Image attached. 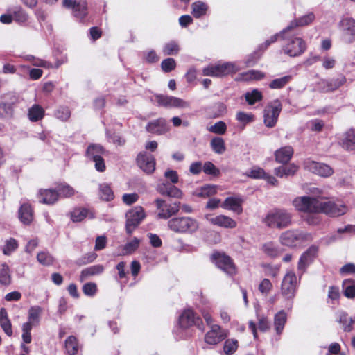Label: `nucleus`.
Listing matches in <instances>:
<instances>
[{
    "instance_id": "obj_1",
    "label": "nucleus",
    "mask_w": 355,
    "mask_h": 355,
    "mask_svg": "<svg viewBox=\"0 0 355 355\" xmlns=\"http://www.w3.org/2000/svg\"><path fill=\"white\" fill-rule=\"evenodd\" d=\"M281 38L284 41L282 50L290 57H297L302 55L306 49V42L298 34L293 31L283 33L280 31Z\"/></svg>"
},
{
    "instance_id": "obj_2",
    "label": "nucleus",
    "mask_w": 355,
    "mask_h": 355,
    "mask_svg": "<svg viewBox=\"0 0 355 355\" xmlns=\"http://www.w3.org/2000/svg\"><path fill=\"white\" fill-rule=\"evenodd\" d=\"M263 222L270 228L284 229L292 224V214L285 209H275L266 214Z\"/></svg>"
},
{
    "instance_id": "obj_3",
    "label": "nucleus",
    "mask_w": 355,
    "mask_h": 355,
    "mask_svg": "<svg viewBox=\"0 0 355 355\" xmlns=\"http://www.w3.org/2000/svg\"><path fill=\"white\" fill-rule=\"evenodd\" d=\"M167 225L169 230L178 234H192L199 227L197 220L189 216L174 217L168 221Z\"/></svg>"
},
{
    "instance_id": "obj_4",
    "label": "nucleus",
    "mask_w": 355,
    "mask_h": 355,
    "mask_svg": "<svg viewBox=\"0 0 355 355\" xmlns=\"http://www.w3.org/2000/svg\"><path fill=\"white\" fill-rule=\"evenodd\" d=\"M310 233L298 229H292L282 232L279 241L283 245L295 248L302 245L304 242L312 241Z\"/></svg>"
},
{
    "instance_id": "obj_5",
    "label": "nucleus",
    "mask_w": 355,
    "mask_h": 355,
    "mask_svg": "<svg viewBox=\"0 0 355 355\" xmlns=\"http://www.w3.org/2000/svg\"><path fill=\"white\" fill-rule=\"evenodd\" d=\"M320 201L317 198L304 196L294 198L292 204L298 211L307 214H318L320 213Z\"/></svg>"
},
{
    "instance_id": "obj_6",
    "label": "nucleus",
    "mask_w": 355,
    "mask_h": 355,
    "mask_svg": "<svg viewBox=\"0 0 355 355\" xmlns=\"http://www.w3.org/2000/svg\"><path fill=\"white\" fill-rule=\"evenodd\" d=\"M296 286L297 277L295 274L291 270L288 271L282 282L281 293L288 300L285 306L288 311L292 309L293 302L291 300L295 296Z\"/></svg>"
},
{
    "instance_id": "obj_7",
    "label": "nucleus",
    "mask_w": 355,
    "mask_h": 355,
    "mask_svg": "<svg viewBox=\"0 0 355 355\" xmlns=\"http://www.w3.org/2000/svg\"><path fill=\"white\" fill-rule=\"evenodd\" d=\"M240 70V67L234 62H224L209 65L203 69L204 76L212 77H222L231 73H234Z\"/></svg>"
},
{
    "instance_id": "obj_8",
    "label": "nucleus",
    "mask_w": 355,
    "mask_h": 355,
    "mask_svg": "<svg viewBox=\"0 0 355 355\" xmlns=\"http://www.w3.org/2000/svg\"><path fill=\"white\" fill-rule=\"evenodd\" d=\"M282 105L278 99L270 102L264 109L263 121L266 126L272 128L277 123Z\"/></svg>"
},
{
    "instance_id": "obj_9",
    "label": "nucleus",
    "mask_w": 355,
    "mask_h": 355,
    "mask_svg": "<svg viewBox=\"0 0 355 355\" xmlns=\"http://www.w3.org/2000/svg\"><path fill=\"white\" fill-rule=\"evenodd\" d=\"M126 232L131 234L133 230L146 217L144 209L140 206L135 207L126 213Z\"/></svg>"
},
{
    "instance_id": "obj_10",
    "label": "nucleus",
    "mask_w": 355,
    "mask_h": 355,
    "mask_svg": "<svg viewBox=\"0 0 355 355\" xmlns=\"http://www.w3.org/2000/svg\"><path fill=\"white\" fill-rule=\"evenodd\" d=\"M18 101L17 96L12 92L4 94L0 102V117L3 119H10L12 117L13 105Z\"/></svg>"
},
{
    "instance_id": "obj_11",
    "label": "nucleus",
    "mask_w": 355,
    "mask_h": 355,
    "mask_svg": "<svg viewBox=\"0 0 355 355\" xmlns=\"http://www.w3.org/2000/svg\"><path fill=\"white\" fill-rule=\"evenodd\" d=\"M155 204L158 210L157 217L163 219L170 218L178 214L180 209V202L168 204L165 200L157 198L155 200Z\"/></svg>"
},
{
    "instance_id": "obj_12",
    "label": "nucleus",
    "mask_w": 355,
    "mask_h": 355,
    "mask_svg": "<svg viewBox=\"0 0 355 355\" xmlns=\"http://www.w3.org/2000/svg\"><path fill=\"white\" fill-rule=\"evenodd\" d=\"M347 210V207L342 202L320 201V213L337 217L345 214Z\"/></svg>"
},
{
    "instance_id": "obj_13",
    "label": "nucleus",
    "mask_w": 355,
    "mask_h": 355,
    "mask_svg": "<svg viewBox=\"0 0 355 355\" xmlns=\"http://www.w3.org/2000/svg\"><path fill=\"white\" fill-rule=\"evenodd\" d=\"M159 106L166 108H189L190 103L180 98L163 94L155 96Z\"/></svg>"
},
{
    "instance_id": "obj_14",
    "label": "nucleus",
    "mask_w": 355,
    "mask_h": 355,
    "mask_svg": "<svg viewBox=\"0 0 355 355\" xmlns=\"http://www.w3.org/2000/svg\"><path fill=\"white\" fill-rule=\"evenodd\" d=\"M179 323L182 328L196 326L203 331L204 325L202 319L197 316L191 309L184 310L179 317Z\"/></svg>"
},
{
    "instance_id": "obj_15",
    "label": "nucleus",
    "mask_w": 355,
    "mask_h": 355,
    "mask_svg": "<svg viewBox=\"0 0 355 355\" xmlns=\"http://www.w3.org/2000/svg\"><path fill=\"white\" fill-rule=\"evenodd\" d=\"M63 6L72 10L73 15L79 19H83L87 15V3L85 0H64Z\"/></svg>"
},
{
    "instance_id": "obj_16",
    "label": "nucleus",
    "mask_w": 355,
    "mask_h": 355,
    "mask_svg": "<svg viewBox=\"0 0 355 355\" xmlns=\"http://www.w3.org/2000/svg\"><path fill=\"white\" fill-rule=\"evenodd\" d=\"M216 266L225 273L232 275L236 273V268L232 260L229 256L221 253H214L212 255Z\"/></svg>"
},
{
    "instance_id": "obj_17",
    "label": "nucleus",
    "mask_w": 355,
    "mask_h": 355,
    "mask_svg": "<svg viewBox=\"0 0 355 355\" xmlns=\"http://www.w3.org/2000/svg\"><path fill=\"white\" fill-rule=\"evenodd\" d=\"M304 166L306 170L322 177H329L334 173L333 169L329 166L310 159H306Z\"/></svg>"
},
{
    "instance_id": "obj_18",
    "label": "nucleus",
    "mask_w": 355,
    "mask_h": 355,
    "mask_svg": "<svg viewBox=\"0 0 355 355\" xmlns=\"http://www.w3.org/2000/svg\"><path fill=\"white\" fill-rule=\"evenodd\" d=\"M318 252V247L311 245L301 255L297 264V269L300 275H302L307 266L311 263L317 256Z\"/></svg>"
},
{
    "instance_id": "obj_19",
    "label": "nucleus",
    "mask_w": 355,
    "mask_h": 355,
    "mask_svg": "<svg viewBox=\"0 0 355 355\" xmlns=\"http://www.w3.org/2000/svg\"><path fill=\"white\" fill-rule=\"evenodd\" d=\"M139 167L146 173H152L155 169V159L153 155L147 152H141L137 157Z\"/></svg>"
},
{
    "instance_id": "obj_20",
    "label": "nucleus",
    "mask_w": 355,
    "mask_h": 355,
    "mask_svg": "<svg viewBox=\"0 0 355 355\" xmlns=\"http://www.w3.org/2000/svg\"><path fill=\"white\" fill-rule=\"evenodd\" d=\"M346 82V78L341 76L330 80H321L318 83V89L321 92H330L336 90Z\"/></svg>"
},
{
    "instance_id": "obj_21",
    "label": "nucleus",
    "mask_w": 355,
    "mask_h": 355,
    "mask_svg": "<svg viewBox=\"0 0 355 355\" xmlns=\"http://www.w3.org/2000/svg\"><path fill=\"white\" fill-rule=\"evenodd\" d=\"M340 26L343 31V38L347 42L355 40V20L352 18H345L340 21Z\"/></svg>"
},
{
    "instance_id": "obj_22",
    "label": "nucleus",
    "mask_w": 355,
    "mask_h": 355,
    "mask_svg": "<svg viewBox=\"0 0 355 355\" xmlns=\"http://www.w3.org/2000/svg\"><path fill=\"white\" fill-rule=\"evenodd\" d=\"M226 337L224 331L219 325L213 324L211 326V329L205 336V340L209 345H216Z\"/></svg>"
},
{
    "instance_id": "obj_23",
    "label": "nucleus",
    "mask_w": 355,
    "mask_h": 355,
    "mask_svg": "<svg viewBox=\"0 0 355 355\" xmlns=\"http://www.w3.org/2000/svg\"><path fill=\"white\" fill-rule=\"evenodd\" d=\"M243 199L241 196H230L225 198L221 207L225 209L231 210L237 214L243 211L242 203Z\"/></svg>"
},
{
    "instance_id": "obj_24",
    "label": "nucleus",
    "mask_w": 355,
    "mask_h": 355,
    "mask_svg": "<svg viewBox=\"0 0 355 355\" xmlns=\"http://www.w3.org/2000/svg\"><path fill=\"white\" fill-rule=\"evenodd\" d=\"M146 129L148 132L156 135L164 134L169 130L166 121L164 118H159L149 122Z\"/></svg>"
},
{
    "instance_id": "obj_25",
    "label": "nucleus",
    "mask_w": 355,
    "mask_h": 355,
    "mask_svg": "<svg viewBox=\"0 0 355 355\" xmlns=\"http://www.w3.org/2000/svg\"><path fill=\"white\" fill-rule=\"evenodd\" d=\"M315 19V15L313 12H310L306 15H304L298 19H294L290 22V24L283 29V33L288 31H295V28L297 27L304 26L310 24Z\"/></svg>"
},
{
    "instance_id": "obj_26",
    "label": "nucleus",
    "mask_w": 355,
    "mask_h": 355,
    "mask_svg": "<svg viewBox=\"0 0 355 355\" xmlns=\"http://www.w3.org/2000/svg\"><path fill=\"white\" fill-rule=\"evenodd\" d=\"M157 191L163 196L176 198H181L182 197V192L180 189L168 184L158 185Z\"/></svg>"
},
{
    "instance_id": "obj_27",
    "label": "nucleus",
    "mask_w": 355,
    "mask_h": 355,
    "mask_svg": "<svg viewBox=\"0 0 355 355\" xmlns=\"http://www.w3.org/2000/svg\"><path fill=\"white\" fill-rule=\"evenodd\" d=\"M209 221L214 225H217L224 228H234L236 226V222L232 218L219 215L209 219Z\"/></svg>"
},
{
    "instance_id": "obj_28",
    "label": "nucleus",
    "mask_w": 355,
    "mask_h": 355,
    "mask_svg": "<svg viewBox=\"0 0 355 355\" xmlns=\"http://www.w3.org/2000/svg\"><path fill=\"white\" fill-rule=\"evenodd\" d=\"M340 145L347 151L355 150V133L352 129L347 130L342 135Z\"/></svg>"
},
{
    "instance_id": "obj_29",
    "label": "nucleus",
    "mask_w": 355,
    "mask_h": 355,
    "mask_svg": "<svg viewBox=\"0 0 355 355\" xmlns=\"http://www.w3.org/2000/svg\"><path fill=\"white\" fill-rule=\"evenodd\" d=\"M293 154V149L291 146L282 147L275 151V159L277 162L286 164L289 162Z\"/></svg>"
},
{
    "instance_id": "obj_30",
    "label": "nucleus",
    "mask_w": 355,
    "mask_h": 355,
    "mask_svg": "<svg viewBox=\"0 0 355 355\" xmlns=\"http://www.w3.org/2000/svg\"><path fill=\"white\" fill-rule=\"evenodd\" d=\"M39 196L40 202L49 205L55 203L59 197L58 191L53 189L40 190Z\"/></svg>"
},
{
    "instance_id": "obj_31",
    "label": "nucleus",
    "mask_w": 355,
    "mask_h": 355,
    "mask_svg": "<svg viewBox=\"0 0 355 355\" xmlns=\"http://www.w3.org/2000/svg\"><path fill=\"white\" fill-rule=\"evenodd\" d=\"M87 216L90 218H94L93 214L85 208H75L70 213L71 219L74 223L81 222Z\"/></svg>"
},
{
    "instance_id": "obj_32",
    "label": "nucleus",
    "mask_w": 355,
    "mask_h": 355,
    "mask_svg": "<svg viewBox=\"0 0 355 355\" xmlns=\"http://www.w3.org/2000/svg\"><path fill=\"white\" fill-rule=\"evenodd\" d=\"M287 321V315L284 310L278 311L274 317V327L277 335H280Z\"/></svg>"
},
{
    "instance_id": "obj_33",
    "label": "nucleus",
    "mask_w": 355,
    "mask_h": 355,
    "mask_svg": "<svg viewBox=\"0 0 355 355\" xmlns=\"http://www.w3.org/2000/svg\"><path fill=\"white\" fill-rule=\"evenodd\" d=\"M103 270V266L99 264L86 268L81 271L80 281L83 282L91 276L100 275Z\"/></svg>"
},
{
    "instance_id": "obj_34",
    "label": "nucleus",
    "mask_w": 355,
    "mask_h": 355,
    "mask_svg": "<svg viewBox=\"0 0 355 355\" xmlns=\"http://www.w3.org/2000/svg\"><path fill=\"white\" fill-rule=\"evenodd\" d=\"M105 153L104 148L100 144H92L88 146L86 150V157L93 160L102 157Z\"/></svg>"
},
{
    "instance_id": "obj_35",
    "label": "nucleus",
    "mask_w": 355,
    "mask_h": 355,
    "mask_svg": "<svg viewBox=\"0 0 355 355\" xmlns=\"http://www.w3.org/2000/svg\"><path fill=\"white\" fill-rule=\"evenodd\" d=\"M19 218L21 222L25 225H28L31 223L33 216L30 205L27 203L21 205L19 210Z\"/></svg>"
},
{
    "instance_id": "obj_36",
    "label": "nucleus",
    "mask_w": 355,
    "mask_h": 355,
    "mask_svg": "<svg viewBox=\"0 0 355 355\" xmlns=\"http://www.w3.org/2000/svg\"><path fill=\"white\" fill-rule=\"evenodd\" d=\"M11 283V272L8 265L6 263L0 264V284L7 286Z\"/></svg>"
},
{
    "instance_id": "obj_37",
    "label": "nucleus",
    "mask_w": 355,
    "mask_h": 355,
    "mask_svg": "<svg viewBox=\"0 0 355 355\" xmlns=\"http://www.w3.org/2000/svg\"><path fill=\"white\" fill-rule=\"evenodd\" d=\"M338 322L343 325L344 331L350 332L353 329L352 324L355 322V317H349L347 313L342 312L339 315Z\"/></svg>"
},
{
    "instance_id": "obj_38",
    "label": "nucleus",
    "mask_w": 355,
    "mask_h": 355,
    "mask_svg": "<svg viewBox=\"0 0 355 355\" xmlns=\"http://www.w3.org/2000/svg\"><path fill=\"white\" fill-rule=\"evenodd\" d=\"M78 339L73 336H69L65 340V349L67 353L69 355H76L78 351Z\"/></svg>"
},
{
    "instance_id": "obj_39",
    "label": "nucleus",
    "mask_w": 355,
    "mask_h": 355,
    "mask_svg": "<svg viewBox=\"0 0 355 355\" xmlns=\"http://www.w3.org/2000/svg\"><path fill=\"white\" fill-rule=\"evenodd\" d=\"M28 115L31 121H37L43 118L44 110L41 106L35 104L28 110Z\"/></svg>"
},
{
    "instance_id": "obj_40",
    "label": "nucleus",
    "mask_w": 355,
    "mask_h": 355,
    "mask_svg": "<svg viewBox=\"0 0 355 355\" xmlns=\"http://www.w3.org/2000/svg\"><path fill=\"white\" fill-rule=\"evenodd\" d=\"M210 146L212 150L218 155L223 154L226 150L225 141L221 137H214L210 141Z\"/></svg>"
},
{
    "instance_id": "obj_41",
    "label": "nucleus",
    "mask_w": 355,
    "mask_h": 355,
    "mask_svg": "<svg viewBox=\"0 0 355 355\" xmlns=\"http://www.w3.org/2000/svg\"><path fill=\"white\" fill-rule=\"evenodd\" d=\"M192 15L196 18H200V17L205 15L207 10L208 6L207 5L202 1H196L192 3L191 5Z\"/></svg>"
},
{
    "instance_id": "obj_42",
    "label": "nucleus",
    "mask_w": 355,
    "mask_h": 355,
    "mask_svg": "<svg viewBox=\"0 0 355 355\" xmlns=\"http://www.w3.org/2000/svg\"><path fill=\"white\" fill-rule=\"evenodd\" d=\"M216 193V187L214 185L207 184L196 189L194 195L198 197L207 198Z\"/></svg>"
},
{
    "instance_id": "obj_43",
    "label": "nucleus",
    "mask_w": 355,
    "mask_h": 355,
    "mask_svg": "<svg viewBox=\"0 0 355 355\" xmlns=\"http://www.w3.org/2000/svg\"><path fill=\"white\" fill-rule=\"evenodd\" d=\"M262 250L263 252L272 258L276 257L279 254L278 246L272 242H268L263 245Z\"/></svg>"
},
{
    "instance_id": "obj_44",
    "label": "nucleus",
    "mask_w": 355,
    "mask_h": 355,
    "mask_svg": "<svg viewBox=\"0 0 355 355\" xmlns=\"http://www.w3.org/2000/svg\"><path fill=\"white\" fill-rule=\"evenodd\" d=\"M99 195L100 198L105 201H110L114 198V193L112 189L105 183L100 184Z\"/></svg>"
},
{
    "instance_id": "obj_45",
    "label": "nucleus",
    "mask_w": 355,
    "mask_h": 355,
    "mask_svg": "<svg viewBox=\"0 0 355 355\" xmlns=\"http://www.w3.org/2000/svg\"><path fill=\"white\" fill-rule=\"evenodd\" d=\"M344 295L347 298L355 297V283L352 280H345L343 283Z\"/></svg>"
},
{
    "instance_id": "obj_46",
    "label": "nucleus",
    "mask_w": 355,
    "mask_h": 355,
    "mask_svg": "<svg viewBox=\"0 0 355 355\" xmlns=\"http://www.w3.org/2000/svg\"><path fill=\"white\" fill-rule=\"evenodd\" d=\"M291 76H285L279 78L274 79L270 83L269 87L270 88L274 89L283 88L291 81Z\"/></svg>"
},
{
    "instance_id": "obj_47",
    "label": "nucleus",
    "mask_w": 355,
    "mask_h": 355,
    "mask_svg": "<svg viewBox=\"0 0 355 355\" xmlns=\"http://www.w3.org/2000/svg\"><path fill=\"white\" fill-rule=\"evenodd\" d=\"M42 313V309L40 306H31L28 310V320L33 324H38Z\"/></svg>"
},
{
    "instance_id": "obj_48",
    "label": "nucleus",
    "mask_w": 355,
    "mask_h": 355,
    "mask_svg": "<svg viewBox=\"0 0 355 355\" xmlns=\"http://www.w3.org/2000/svg\"><path fill=\"white\" fill-rule=\"evenodd\" d=\"M355 232V226L352 225H348L344 228H339L337 230V234L331 235L326 238L327 243L329 244L333 243L338 239H340V236L338 234H343L345 232Z\"/></svg>"
},
{
    "instance_id": "obj_49",
    "label": "nucleus",
    "mask_w": 355,
    "mask_h": 355,
    "mask_svg": "<svg viewBox=\"0 0 355 355\" xmlns=\"http://www.w3.org/2000/svg\"><path fill=\"white\" fill-rule=\"evenodd\" d=\"M57 191L59 196L64 198H69L75 194V190L73 187L67 184H60L57 187Z\"/></svg>"
},
{
    "instance_id": "obj_50",
    "label": "nucleus",
    "mask_w": 355,
    "mask_h": 355,
    "mask_svg": "<svg viewBox=\"0 0 355 355\" xmlns=\"http://www.w3.org/2000/svg\"><path fill=\"white\" fill-rule=\"evenodd\" d=\"M37 259L40 263L44 266H51L54 261L53 256L46 251H42L37 254Z\"/></svg>"
},
{
    "instance_id": "obj_51",
    "label": "nucleus",
    "mask_w": 355,
    "mask_h": 355,
    "mask_svg": "<svg viewBox=\"0 0 355 355\" xmlns=\"http://www.w3.org/2000/svg\"><path fill=\"white\" fill-rule=\"evenodd\" d=\"M12 18L15 21L19 24H24L28 20V16L20 7H17L15 8L13 11Z\"/></svg>"
},
{
    "instance_id": "obj_52",
    "label": "nucleus",
    "mask_w": 355,
    "mask_h": 355,
    "mask_svg": "<svg viewBox=\"0 0 355 355\" xmlns=\"http://www.w3.org/2000/svg\"><path fill=\"white\" fill-rule=\"evenodd\" d=\"M245 98L249 105H253L256 102L261 100L262 95L259 90L254 89L251 92H247L245 94Z\"/></svg>"
},
{
    "instance_id": "obj_53",
    "label": "nucleus",
    "mask_w": 355,
    "mask_h": 355,
    "mask_svg": "<svg viewBox=\"0 0 355 355\" xmlns=\"http://www.w3.org/2000/svg\"><path fill=\"white\" fill-rule=\"evenodd\" d=\"M180 48L178 44L175 41H171L166 43L163 48L164 55H175L179 52Z\"/></svg>"
},
{
    "instance_id": "obj_54",
    "label": "nucleus",
    "mask_w": 355,
    "mask_h": 355,
    "mask_svg": "<svg viewBox=\"0 0 355 355\" xmlns=\"http://www.w3.org/2000/svg\"><path fill=\"white\" fill-rule=\"evenodd\" d=\"M227 130V125L225 122L220 121L216 122L214 125L207 128V130L210 132L223 135L225 133Z\"/></svg>"
},
{
    "instance_id": "obj_55",
    "label": "nucleus",
    "mask_w": 355,
    "mask_h": 355,
    "mask_svg": "<svg viewBox=\"0 0 355 355\" xmlns=\"http://www.w3.org/2000/svg\"><path fill=\"white\" fill-rule=\"evenodd\" d=\"M238 347V342L236 340L228 339L225 342L223 349L227 355L232 354L236 352Z\"/></svg>"
},
{
    "instance_id": "obj_56",
    "label": "nucleus",
    "mask_w": 355,
    "mask_h": 355,
    "mask_svg": "<svg viewBox=\"0 0 355 355\" xmlns=\"http://www.w3.org/2000/svg\"><path fill=\"white\" fill-rule=\"evenodd\" d=\"M17 241L15 239L10 238L6 241V244L3 248V254L6 255H10L17 248Z\"/></svg>"
},
{
    "instance_id": "obj_57",
    "label": "nucleus",
    "mask_w": 355,
    "mask_h": 355,
    "mask_svg": "<svg viewBox=\"0 0 355 355\" xmlns=\"http://www.w3.org/2000/svg\"><path fill=\"white\" fill-rule=\"evenodd\" d=\"M236 119L240 123H243V125H245L254 121V115L244 112H239L236 114Z\"/></svg>"
},
{
    "instance_id": "obj_58",
    "label": "nucleus",
    "mask_w": 355,
    "mask_h": 355,
    "mask_svg": "<svg viewBox=\"0 0 355 355\" xmlns=\"http://www.w3.org/2000/svg\"><path fill=\"white\" fill-rule=\"evenodd\" d=\"M203 171L207 175H212L214 176H218L220 175L219 169L211 162H206L204 164Z\"/></svg>"
},
{
    "instance_id": "obj_59",
    "label": "nucleus",
    "mask_w": 355,
    "mask_h": 355,
    "mask_svg": "<svg viewBox=\"0 0 355 355\" xmlns=\"http://www.w3.org/2000/svg\"><path fill=\"white\" fill-rule=\"evenodd\" d=\"M139 243L140 240L137 238H134L132 241L127 243L123 248L125 254H131L136 250L139 247Z\"/></svg>"
},
{
    "instance_id": "obj_60",
    "label": "nucleus",
    "mask_w": 355,
    "mask_h": 355,
    "mask_svg": "<svg viewBox=\"0 0 355 355\" xmlns=\"http://www.w3.org/2000/svg\"><path fill=\"white\" fill-rule=\"evenodd\" d=\"M55 115L58 119L67 121L71 116V112L67 107H60L56 110Z\"/></svg>"
},
{
    "instance_id": "obj_61",
    "label": "nucleus",
    "mask_w": 355,
    "mask_h": 355,
    "mask_svg": "<svg viewBox=\"0 0 355 355\" xmlns=\"http://www.w3.org/2000/svg\"><path fill=\"white\" fill-rule=\"evenodd\" d=\"M176 63L173 58H168L161 63V67L164 72H170L175 68Z\"/></svg>"
},
{
    "instance_id": "obj_62",
    "label": "nucleus",
    "mask_w": 355,
    "mask_h": 355,
    "mask_svg": "<svg viewBox=\"0 0 355 355\" xmlns=\"http://www.w3.org/2000/svg\"><path fill=\"white\" fill-rule=\"evenodd\" d=\"M265 173L263 169L254 166L247 173V175L254 179H263L265 177Z\"/></svg>"
},
{
    "instance_id": "obj_63",
    "label": "nucleus",
    "mask_w": 355,
    "mask_h": 355,
    "mask_svg": "<svg viewBox=\"0 0 355 355\" xmlns=\"http://www.w3.org/2000/svg\"><path fill=\"white\" fill-rule=\"evenodd\" d=\"M106 135L107 138L109 139V141L117 146H123L125 143V139H123L121 136L115 133L107 131Z\"/></svg>"
},
{
    "instance_id": "obj_64",
    "label": "nucleus",
    "mask_w": 355,
    "mask_h": 355,
    "mask_svg": "<svg viewBox=\"0 0 355 355\" xmlns=\"http://www.w3.org/2000/svg\"><path fill=\"white\" fill-rule=\"evenodd\" d=\"M97 287L95 283L89 282L86 283L83 286V292L87 296H94L96 293Z\"/></svg>"
}]
</instances>
